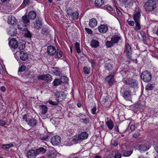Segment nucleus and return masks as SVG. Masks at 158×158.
I'll list each match as a JSON object with an SVG mask.
<instances>
[{
	"mask_svg": "<svg viewBox=\"0 0 158 158\" xmlns=\"http://www.w3.org/2000/svg\"><path fill=\"white\" fill-rule=\"evenodd\" d=\"M141 79L146 83L150 82L152 78V75L150 72L146 70L143 72L140 75Z\"/></svg>",
	"mask_w": 158,
	"mask_h": 158,
	"instance_id": "obj_1",
	"label": "nucleus"
},
{
	"mask_svg": "<svg viewBox=\"0 0 158 158\" xmlns=\"http://www.w3.org/2000/svg\"><path fill=\"white\" fill-rule=\"evenodd\" d=\"M156 6L155 2L153 0H149L145 4L144 7L147 11H151Z\"/></svg>",
	"mask_w": 158,
	"mask_h": 158,
	"instance_id": "obj_2",
	"label": "nucleus"
},
{
	"mask_svg": "<svg viewBox=\"0 0 158 158\" xmlns=\"http://www.w3.org/2000/svg\"><path fill=\"white\" fill-rule=\"evenodd\" d=\"M55 96L58 102H62L65 98V95L64 92H56Z\"/></svg>",
	"mask_w": 158,
	"mask_h": 158,
	"instance_id": "obj_3",
	"label": "nucleus"
},
{
	"mask_svg": "<svg viewBox=\"0 0 158 158\" xmlns=\"http://www.w3.org/2000/svg\"><path fill=\"white\" fill-rule=\"evenodd\" d=\"M125 52L127 57L129 60H131L132 50L131 47L128 44L126 45Z\"/></svg>",
	"mask_w": 158,
	"mask_h": 158,
	"instance_id": "obj_4",
	"label": "nucleus"
},
{
	"mask_svg": "<svg viewBox=\"0 0 158 158\" xmlns=\"http://www.w3.org/2000/svg\"><path fill=\"white\" fill-rule=\"evenodd\" d=\"M61 137L58 136H55L52 137L51 139V142L53 145H58L61 142Z\"/></svg>",
	"mask_w": 158,
	"mask_h": 158,
	"instance_id": "obj_5",
	"label": "nucleus"
},
{
	"mask_svg": "<svg viewBox=\"0 0 158 158\" xmlns=\"http://www.w3.org/2000/svg\"><path fill=\"white\" fill-rule=\"evenodd\" d=\"M9 46L11 48L15 49L18 47V42L14 38L10 39L9 40Z\"/></svg>",
	"mask_w": 158,
	"mask_h": 158,
	"instance_id": "obj_6",
	"label": "nucleus"
},
{
	"mask_svg": "<svg viewBox=\"0 0 158 158\" xmlns=\"http://www.w3.org/2000/svg\"><path fill=\"white\" fill-rule=\"evenodd\" d=\"M56 48L52 45H50L47 48V53L50 56L54 55L56 53Z\"/></svg>",
	"mask_w": 158,
	"mask_h": 158,
	"instance_id": "obj_7",
	"label": "nucleus"
},
{
	"mask_svg": "<svg viewBox=\"0 0 158 158\" xmlns=\"http://www.w3.org/2000/svg\"><path fill=\"white\" fill-rule=\"evenodd\" d=\"M114 75L110 74L105 78L106 81L109 83L110 85H113L114 82Z\"/></svg>",
	"mask_w": 158,
	"mask_h": 158,
	"instance_id": "obj_8",
	"label": "nucleus"
},
{
	"mask_svg": "<svg viewBox=\"0 0 158 158\" xmlns=\"http://www.w3.org/2000/svg\"><path fill=\"white\" fill-rule=\"evenodd\" d=\"M37 155L36 151L33 149L29 150L27 154L28 158H35Z\"/></svg>",
	"mask_w": 158,
	"mask_h": 158,
	"instance_id": "obj_9",
	"label": "nucleus"
},
{
	"mask_svg": "<svg viewBox=\"0 0 158 158\" xmlns=\"http://www.w3.org/2000/svg\"><path fill=\"white\" fill-rule=\"evenodd\" d=\"M56 152L52 148H51L48 153V158H54L56 156Z\"/></svg>",
	"mask_w": 158,
	"mask_h": 158,
	"instance_id": "obj_10",
	"label": "nucleus"
},
{
	"mask_svg": "<svg viewBox=\"0 0 158 158\" xmlns=\"http://www.w3.org/2000/svg\"><path fill=\"white\" fill-rule=\"evenodd\" d=\"M99 31L101 33H105L108 30L107 26L106 25L102 24L98 27Z\"/></svg>",
	"mask_w": 158,
	"mask_h": 158,
	"instance_id": "obj_11",
	"label": "nucleus"
},
{
	"mask_svg": "<svg viewBox=\"0 0 158 158\" xmlns=\"http://www.w3.org/2000/svg\"><path fill=\"white\" fill-rule=\"evenodd\" d=\"M17 19L14 16H10L8 18V23L11 25H15L16 24Z\"/></svg>",
	"mask_w": 158,
	"mask_h": 158,
	"instance_id": "obj_12",
	"label": "nucleus"
},
{
	"mask_svg": "<svg viewBox=\"0 0 158 158\" xmlns=\"http://www.w3.org/2000/svg\"><path fill=\"white\" fill-rule=\"evenodd\" d=\"M37 123V120L35 118L30 119L27 123L28 125L32 127H35Z\"/></svg>",
	"mask_w": 158,
	"mask_h": 158,
	"instance_id": "obj_13",
	"label": "nucleus"
},
{
	"mask_svg": "<svg viewBox=\"0 0 158 158\" xmlns=\"http://www.w3.org/2000/svg\"><path fill=\"white\" fill-rule=\"evenodd\" d=\"M39 108L40 112L42 114H46L48 110L47 106L44 105H40L39 106Z\"/></svg>",
	"mask_w": 158,
	"mask_h": 158,
	"instance_id": "obj_14",
	"label": "nucleus"
},
{
	"mask_svg": "<svg viewBox=\"0 0 158 158\" xmlns=\"http://www.w3.org/2000/svg\"><path fill=\"white\" fill-rule=\"evenodd\" d=\"M113 68V64L111 63H106L104 64V68L105 71L107 72H110L112 70Z\"/></svg>",
	"mask_w": 158,
	"mask_h": 158,
	"instance_id": "obj_15",
	"label": "nucleus"
},
{
	"mask_svg": "<svg viewBox=\"0 0 158 158\" xmlns=\"http://www.w3.org/2000/svg\"><path fill=\"white\" fill-rule=\"evenodd\" d=\"M41 20L40 18H37L34 24V27L37 29L39 28L42 26Z\"/></svg>",
	"mask_w": 158,
	"mask_h": 158,
	"instance_id": "obj_16",
	"label": "nucleus"
},
{
	"mask_svg": "<svg viewBox=\"0 0 158 158\" xmlns=\"http://www.w3.org/2000/svg\"><path fill=\"white\" fill-rule=\"evenodd\" d=\"M138 82L135 80H131L129 81V85L132 88L137 87L138 86Z\"/></svg>",
	"mask_w": 158,
	"mask_h": 158,
	"instance_id": "obj_17",
	"label": "nucleus"
},
{
	"mask_svg": "<svg viewBox=\"0 0 158 158\" xmlns=\"http://www.w3.org/2000/svg\"><path fill=\"white\" fill-rule=\"evenodd\" d=\"M131 91L130 90H126L123 94V97L127 100H130L131 98Z\"/></svg>",
	"mask_w": 158,
	"mask_h": 158,
	"instance_id": "obj_18",
	"label": "nucleus"
},
{
	"mask_svg": "<svg viewBox=\"0 0 158 158\" xmlns=\"http://www.w3.org/2000/svg\"><path fill=\"white\" fill-rule=\"evenodd\" d=\"M88 137V134L86 132H81L78 135V138L80 140H83L86 139Z\"/></svg>",
	"mask_w": 158,
	"mask_h": 158,
	"instance_id": "obj_19",
	"label": "nucleus"
},
{
	"mask_svg": "<svg viewBox=\"0 0 158 158\" xmlns=\"http://www.w3.org/2000/svg\"><path fill=\"white\" fill-rule=\"evenodd\" d=\"M53 69H54L53 73L56 76H60L62 75L61 71L59 67H54Z\"/></svg>",
	"mask_w": 158,
	"mask_h": 158,
	"instance_id": "obj_20",
	"label": "nucleus"
},
{
	"mask_svg": "<svg viewBox=\"0 0 158 158\" xmlns=\"http://www.w3.org/2000/svg\"><path fill=\"white\" fill-rule=\"evenodd\" d=\"M99 42L96 40H92L90 42V45L92 48H96L99 46Z\"/></svg>",
	"mask_w": 158,
	"mask_h": 158,
	"instance_id": "obj_21",
	"label": "nucleus"
},
{
	"mask_svg": "<svg viewBox=\"0 0 158 158\" xmlns=\"http://www.w3.org/2000/svg\"><path fill=\"white\" fill-rule=\"evenodd\" d=\"M140 12L139 11L137 12L133 16V18L135 21H139L140 19Z\"/></svg>",
	"mask_w": 158,
	"mask_h": 158,
	"instance_id": "obj_22",
	"label": "nucleus"
},
{
	"mask_svg": "<svg viewBox=\"0 0 158 158\" xmlns=\"http://www.w3.org/2000/svg\"><path fill=\"white\" fill-rule=\"evenodd\" d=\"M36 16V13L34 10L30 11L28 15V17L31 19H34Z\"/></svg>",
	"mask_w": 158,
	"mask_h": 158,
	"instance_id": "obj_23",
	"label": "nucleus"
},
{
	"mask_svg": "<svg viewBox=\"0 0 158 158\" xmlns=\"http://www.w3.org/2000/svg\"><path fill=\"white\" fill-rule=\"evenodd\" d=\"M120 39V37L117 35H114L111 38V41L114 44H116L118 43Z\"/></svg>",
	"mask_w": 158,
	"mask_h": 158,
	"instance_id": "obj_24",
	"label": "nucleus"
},
{
	"mask_svg": "<svg viewBox=\"0 0 158 158\" xmlns=\"http://www.w3.org/2000/svg\"><path fill=\"white\" fill-rule=\"evenodd\" d=\"M97 21L94 18L91 19L89 22V25L91 27H94L97 24Z\"/></svg>",
	"mask_w": 158,
	"mask_h": 158,
	"instance_id": "obj_25",
	"label": "nucleus"
},
{
	"mask_svg": "<svg viewBox=\"0 0 158 158\" xmlns=\"http://www.w3.org/2000/svg\"><path fill=\"white\" fill-rule=\"evenodd\" d=\"M106 125L107 126L108 128L110 130H112L114 126V123L113 121L110 119V120L107 121L106 122Z\"/></svg>",
	"mask_w": 158,
	"mask_h": 158,
	"instance_id": "obj_26",
	"label": "nucleus"
},
{
	"mask_svg": "<svg viewBox=\"0 0 158 158\" xmlns=\"http://www.w3.org/2000/svg\"><path fill=\"white\" fill-rule=\"evenodd\" d=\"M20 58L22 60L25 61L28 59V56L27 53L23 52H20Z\"/></svg>",
	"mask_w": 158,
	"mask_h": 158,
	"instance_id": "obj_27",
	"label": "nucleus"
},
{
	"mask_svg": "<svg viewBox=\"0 0 158 158\" xmlns=\"http://www.w3.org/2000/svg\"><path fill=\"white\" fill-rule=\"evenodd\" d=\"M18 49L21 51L20 52H23L25 51V45L24 44H23L21 43H18Z\"/></svg>",
	"mask_w": 158,
	"mask_h": 158,
	"instance_id": "obj_28",
	"label": "nucleus"
},
{
	"mask_svg": "<svg viewBox=\"0 0 158 158\" xmlns=\"http://www.w3.org/2000/svg\"><path fill=\"white\" fill-rule=\"evenodd\" d=\"M37 155L40 153L44 154L46 152V150L43 147L40 148L35 150Z\"/></svg>",
	"mask_w": 158,
	"mask_h": 158,
	"instance_id": "obj_29",
	"label": "nucleus"
},
{
	"mask_svg": "<svg viewBox=\"0 0 158 158\" xmlns=\"http://www.w3.org/2000/svg\"><path fill=\"white\" fill-rule=\"evenodd\" d=\"M80 118L83 121V122L85 124H87L89 122V119L88 118H84L83 116H85L86 115H84L82 114H79Z\"/></svg>",
	"mask_w": 158,
	"mask_h": 158,
	"instance_id": "obj_30",
	"label": "nucleus"
},
{
	"mask_svg": "<svg viewBox=\"0 0 158 158\" xmlns=\"http://www.w3.org/2000/svg\"><path fill=\"white\" fill-rule=\"evenodd\" d=\"M13 144L12 143H10L8 144H2V148L5 150L9 149L10 148L13 146Z\"/></svg>",
	"mask_w": 158,
	"mask_h": 158,
	"instance_id": "obj_31",
	"label": "nucleus"
},
{
	"mask_svg": "<svg viewBox=\"0 0 158 158\" xmlns=\"http://www.w3.org/2000/svg\"><path fill=\"white\" fill-rule=\"evenodd\" d=\"M154 85L153 84L148 83L145 87V89L146 90H152L154 88Z\"/></svg>",
	"mask_w": 158,
	"mask_h": 158,
	"instance_id": "obj_32",
	"label": "nucleus"
},
{
	"mask_svg": "<svg viewBox=\"0 0 158 158\" xmlns=\"http://www.w3.org/2000/svg\"><path fill=\"white\" fill-rule=\"evenodd\" d=\"M54 86H57L62 84L60 79L56 78L52 83Z\"/></svg>",
	"mask_w": 158,
	"mask_h": 158,
	"instance_id": "obj_33",
	"label": "nucleus"
},
{
	"mask_svg": "<svg viewBox=\"0 0 158 158\" xmlns=\"http://www.w3.org/2000/svg\"><path fill=\"white\" fill-rule=\"evenodd\" d=\"M24 35L27 38H31V37L32 34L30 31H28L27 28L24 29Z\"/></svg>",
	"mask_w": 158,
	"mask_h": 158,
	"instance_id": "obj_34",
	"label": "nucleus"
},
{
	"mask_svg": "<svg viewBox=\"0 0 158 158\" xmlns=\"http://www.w3.org/2000/svg\"><path fill=\"white\" fill-rule=\"evenodd\" d=\"M60 80H61V82L62 83H67L69 79L66 76H62L60 77Z\"/></svg>",
	"mask_w": 158,
	"mask_h": 158,
	"instance_id": "obj_35",
	"label": "nucleus"
},
{
	"mask_svg": "<svg viewBox=\"0 0 158 158\" xmlns=\"http://www.w3.org/2000/svg\"><path fill=\"white\" fill-rule=\"evenodd\" d=\"M28 18V15H24L23 16L22 18L23 22L25 23H29L30 20Z\"/></svg>",
	"mask_w": 158,
	"mask_h": 158,
	"instance_id": "obj_36",
	"label": "nucleus"
},
{
	"mask_svg": "<svg viewBox=\"0 0 158 158\" xmlns=\"http://www.w3.org/2000/svg\"><path fill=\"white\" fill-rule=\"evenodd\" d=\"M30 3L29 0H23V2L20 6L21 8H24L26 6L28 5Z\"/></svg>",
	"mask_w": 158,
	"mask_h": 158,
	"instance_id": "obj_37",
	"label": "nucleus"
},
{
	"mask_svg": "<svg viewBox=\"0 0 158 158\" xmlns=\"http://www.w3.org/2000/svg\"><path fill=\"white\" fill-rule=\"evenodd\" d=\"M94 3L96 6H100L103 4L104 1L103 0H95Z\"/></svg>",
	"mask_w": 158,
	"mask_h": 158,
	"instance_id": "obj_38",
	"label": "nucleus"
},
{
	"mask_svg": "<svg viewBox=\"0 0 158 158\" xmlns=\"http://www.w3.org/2000/svg\"><path fill=\"white\" fill-rule=\"evenodd\" d=\"M38 138L41 140H46L49 137V136L48 135H45V134H41L38 136Z\"/></svg>",
	"mask_w": 158,
	"mask_h": 158,
	"instance_id": "obj_39",
	"label": "nucleus"
},
{
	"mask_svg": "<svg viewBox=\"0 0 158 158\" xmlns=\"http://www.w3.org/2000/svg\"><path fill=\"white\" fill-rule=\"evenodd\" d=\"M79 15V13L77 11L74 12L72 13L71 16H73V18L74 20H76L78 19Z\"/></svg>",
	"mask_w": 158,
	"mask_h": 158,
	"instance_id": "obj_40",
	"label": "nucleus"
},
{
	"mask_svg": "<svg viewBox=\"0 0 158 158\" xmlns=\"http://www.w3.org/2000/svg\"><path fill=\"white\" fill-rule=\"evenodd\" d=\"M135 27L134 28V30L135 31H138L141 29V26L140 24V21H135Z\"/></svg>",
	"mask_w": 158,
	"mask_h": 158,
	"instance_id": "obj_41",
	"label": "nucleus"
},
{
	"mask_svg": "<svg viewBox=\"0 0 158 158\" xmlns=\"http://www.w3.org/2000/svg\"><path fill=\"white\" fill-rule=\"evenodd\" d=\"M16 33V30L14 28L11 29L8 32V33L11 36L15 35Z\"/></svg>",
	"mask_w": 158,
	"mask_h": 158,
	"instance_id": "obj_42",
	"label": "nucleus"
},
{
	"mask_svg": "<svg viewBox=\"0 0 158 158\" xmlns=\"http://www.w3.org/2000/svg\"><path fill=\"white\" fill-rule=\"evenodd\" d=\"M75 47L77 50V52L78 53H80L81 52V51L80 49L79 43L76 42L75 43Z\"/></svg>",
	"mask_w": 158,
	"mask_h": 158,
	"instance_id": "obj_43",
	"label": "nucleus"
},
{
	"mask_svg": "<svg viewBox=\"0 0 158 158\" xmlns=\"http://www.w3.org/2000/svg\"><path fill=\"white\" fill-rule=\"evenodd\" d=\"M113 43L111 40L107 41L106 42V48H108L112 47L113 45Z\"/></svg>",
	"mask_w": 158,
	"mask_h": 158,
	"instance_id": "obj_44",
	"label": "nucleus"
},
{
	"mask_svg": "<svg viewBox=\"0 0 158 158\" xmlns=\"http://www.w3.org/2000/svg\"><path fill=\"white\" fill-rule=\"evenodd\" d=\"M139 148L140 150L142 151H144L148 149L146 146L143 144L139 145Z\"/></svg>",
	"mask_w": 158,
	"mask_h": 158,
	"instance_id": "obj_45",
	"label": "nucleus"
},
{
	"mask_svg": "<svg viewBox=\"0 0 158 158\" xmlns=\"http://www.w3.org/2000/svg\"><path fill=\"white\" fill-rule=\"evenodd\" d=\"M52 80V76L49 74L45 75V80L47 82L50 81Z\"/></svg>",
	"mask_w": 158,
	"mask_h": 158,
	"instance_id": "obj_46",
	"label": "nucleus"
},
{
	"mask_svg": "<svg viewBox=\"0 0 158 158\" xmlns=\"http://www.w3.org/2000/svg\"><path fill=\"white\" fill-rule=\"evenodd\" d=\"M49 31L47 28L43 27L42 29L41 33L44 35H47L49 34Z\"/></svg>",
	"mask_w": 158,
	"mask_h": 158,
	"instance_id": "obj_47",
	"label": "nucleus"
},
{
	"mask_svg": "<svg viewBox=\"0 0 158 158\" xmlns=\"http://www.w3.org/2000/svg\"><path fill=\"white\" fill-rule=\"evenodd\" d=\"M90 68L85 66L83 68V72L86 74H89L90 73Z\"/></svg>",
	"mask_w": 158,
	"mask_h": 158,
	"instance_id": "obj_48",
	"label": "nucleus"
},
{
	"mask_svg": "<svg viewBox=\"0 0 158 158\" xmlns=\"http://www.w3.org/2000/svg\"><path fill=\"white\" fill-rule=\"evenodd\" d=\"M56 55L58 58H60L62 57V52L59 49H57L56 52Z\"/></svg>",
	"mask_w": 158,
	"mask_h": 158,
	"instance_id": "obj_49",
	"label": "nucleus"
},
{
	"mask_svg": "<svg viewBox=\"0 0 158 158\" xmlns=\"http://www.w3.org/2000/svg\"><path fill=\"white\" fill-rule=\"evenodd\" d=\"M37 77L39 80H45V75H39Z\"/></svg>",
	"mask_w": 158,
	"mask_h": 158,
	"instance_id": "obj_50",
	"label": "nucleus"
},
{
	"mask_svg": "<svg viewBox=\"0 0 158 158\" xmlns=\"http://www.w3.org/2000/svg\"><path fill=\"white\" fill-rule=\"evenodd\" d=\"M132 152L133 151H131L125 152L123 153V156H129L132 153Z\"/></svg>",
	"mask_w": 158,
	"mask_h": 158,
	"instance_id": "obj_51",
	"label": "nucleus"
},
{
	"mask_svg": "<svg viewBox=\"0 0 158 158\" xmlns=\"http://www.w3.org/2000/svg\"><path fill=\"white\" fill-rule=\"evenodd\" d=\"M122 2L123 3L127 5H130L132 3L131 0H122Z\"/></svg>",
	"mask_w": 158,
	"mask_h": 158,
	"instance_id": "obj_52",
	"label": "nucleus"
},
{
	"mask_svg": "<svg viewBox=\"0 0 158 158\" xmlns=\"http://www.w3.org/2000/svg\"><path fill=\"white\" fill-rule=\"evenodd\" d=\"M26 66L24 65H22L19 69L18 72H21L25 70Z\"/></svg>",
	"mask_w": 158,
	"mask_h": 158,
	"instance_id": "obj_53",
	"label": "nucleus"
},
{
	"mask_svg": "<svg viewBox=\"0 0 158 158\" xmlns=\"http://www.w3.org/2000/svg\"><path fill=\"white\" fill-rule=\"evenodd\" d=\"M97 110L96 106H94L91 110V112L93 114H96V111Z\"/></svg>",
	"mask_w": 158,
	"mask_h": 158,
	"instance_id": "obj_54",
	"label": "nucleus"
},
{
	"mask_svg": "<svg viewBox=\"0 0 158 158\" xmlns=\"http://www.w3.org/2000/svg\"><path fill=\"white\" fill-rule=\"evenodd\" d=\"M29 117L28 115L27 114H25L23 116V118L25 122H28L29 120H28V117Z\"/></svg>",
	"mask_w": 158,
	"mask_h": 158,
	"instance_id": "obj_55",
	"label": "nucleus"
},
{
	"mask_svg": "<svg viewBox=\"0 0 158 158\" xmlns=\"http://www.w3.org/2000/svg\"><path fill=\"white\" fill-rule=\"evenodd\" d=\"M72 10L70 8H68L66 10L67 15L69 16H71L72 13Z\"/></svg>",
	"mask_w": 158,
	"mask_h": 158,
	"instance_id": "obj_56",
	"label": "nucleus"
},
{
	"mask_svg": "<svg viewBox=\"0 0 158 158\" xmlns=\"http://www.w3.org/2000/svg\"><path fill=\"white\" fill-rule=\"evenodd\" d=\"M85 31L89 34H92V31L90 29L87 28H85Z\"/></svg>",
	"mask_w": 158,
	"mask_h": 158,
	"instance_id": "obj_57",
	"label": "nucleus"
},
{
	"mask_svg": "<svg viewBox=\"0 0 158 158\" xmlns=\"http://www.w3.org/2000/svg\"><path fill=\"white\" fill-rule=\"evenodd\" d=\"M6 124V122L0 119V127L3 126Z\"/></svg>",
	"mask_w": 158,
	"mask_h": 158,
	"instance_id": "obj_58",
	"label": "nucleus"
},
{
	"mask_svg": "<svg viewBox=\"0 0 158 158\" xmlns=\"http://www.w3.org/2000/svg\"><path fill=\"white\" fill-rule=\"evenodd\" d=\"M48 102L50 104L53 105H55L58 104V103L57 102H54L51 100H49Z\"/></svg>",
	"mask_w": 158,
	"mask_h": 158,
	"instance_id": "obj_59",
	"label": "nucleus"
},
{
	"mask_svg": "<svg viewBox=\"0 0 158 158\" xmlns=\"http://www.w3.org/2000/svg\"><path fill=\"white\" fill-rule=\"evenodd\" d=\"M128 24L130 26H133L134 25L135 23L133 21H127Z\"/></svg>",
	"mask_w": 158,
	"mask_h": 158,
	"instance_id": "obj_60",
	"label": "nucleus"
},
{
	"mask_svg": "<svg viewBox=\"0 0 158 158\" xmlns=\"http://www.w3.org/2000/svg\"><path fill=\"white\" fill-rule=\"evenodd\" d=\"M111 144H112V145L115 147L117 146L118 145V143L117 141H115L114 140L111 141Z\"/></svg>",
	"mask_w": 158,
	"mask_h": 158,
	"instance_id": "obj_61",
	"label": "nucleus"
},
{
	"mask_svg": "<svg viewBox=\"0 0 158 158\" xmlns=\"http://www.w3.org/2000/svg\"><path fill=\"white\" fill-rule=\"evenodd\" d=\"M139 135V133L137 134L135 133L133 135L132 137L135 138H137Z\"/></svg>",
	"mask_w": 158,
	"mask_h": 158,
	"instance_id": "obj_62",
	"label": "nucleus"
},
{
	"mask_svg": "<svg viewBox=\"0 0 158 158\" xmlns=\"http://www.w3.org/2000/svg\"><path fill=\"white\" fill-rule=\"evenodd\" d=\"M107 10L108 11H112L113 10L112 7L110 6H107L106 8Z\"/></svg>",
	"mask_w": 158,
	"mask_h": 158,
	"instance_id": "obj_63",
	"label": "nucleus"
},
{
	"mask_svg": "<svg viewBox=\"0 0 158 158\" xmlns=\"http://www.w3.org/2000/svg\"><path fill=\"white\" fill-rule=\"evenodd\" d=\"M121 156L120 154H115L114 158H121Z\"/></svg>",
	"mask_w": 158,
	"mask_h": 158,
	"instance_id": "obj_64",
	"label": "nucleus"
}]
</instances>
